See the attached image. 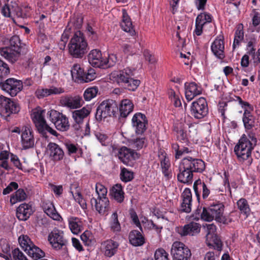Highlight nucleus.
Wrapping results in <instances>:
<instances>
[{
  "label": "nucleus",
  "instance_id": "obj_1",
  "mask_svg": "<svg viewBox=\"0 0 260 260\" xmlns=\"http://www.w3.org/2000/svg\"><path fill=\"white\" fill-rule=\"evenodd\" d=\"M88 44L84 34L80 31L75 32L69 44V52L74 58H81L87 52Z\"/></svg>",
  "mask_w": 260,
  "mask_h": 260
},
{
  "label": "nucleus",
  "instance_id": "obj_2",
  "mask_svg": "<svg viewBox=\"0 0 260 260\" xmlns=\"http://www.w3.org/2000/svg\"><path fill=\"white\" fill-rule=\"evenodd\" d=\"M118 107L116 102L108 99L103 101L97 107L95 114V118L101 122L106 118L116 117Z\"/></svg>",
  "mask_w": 260,
  "mask_h": 260
},
{
  "label": "nucleus",
  "instance_id": "obj_3",
  "mask_svg": "<svg viewBox=\"0 0 260 260\" xmlns=\"http://www.w3.org/2000/svg\"><path fill=\"white\" fill-rule=\"evenodd\" d=\"M134 70L128 68L119 71L115 76L116 82L129 90L135 91L140 84V81L134 79Z\"/></svg>",
  "mask_w": 260,
  "mask_h": 260
},
{
  "label": "nucleus",
  "instance_id": "obj_4",
  "mask_svg": "<svg viewBox=\"0 0 260 260\" xmlns=\"http://www.w3.org/2000/svg\"><path fill=\"white\" fill-rule=\"evenodd\" d=\"M232 101L237 102L241 107L244 109L242 121L246 131L251 130L255 125V117L252 114L253 107L248 102L243 101L237 95L231 98Z\"/></svg>",
  "mask_w": 260,
  "mask_h": 260
},
{
  "label": "nucleus",
  "instance_id": "obj_5",
  "mask_svg": "<svg viewBox=\"0 0 260 260\" xmlns=\"http://www.w3.org/2000/svg\"><path fill=\"white\" fill-rule=\"evenodd\" d=\"M21 43L18 36H13L10 40V46L0 49V54L6 59L13 62L20 53Z\"/></svg>",
  "mask_w": 260,
  "mask_h": 260
},
{
  "label": "nucleus",
  "instance_id": "obj_6",
  "mask_svg": "<svg viewBox=\"0 0 260 260\" xmlns=\"http://www.w3.org/2000/svg\"><path fill=\"white\" fill-rule=\"evenodd\" d=\"M44 110H37L31 114V118L38 131L45 138L47 137V133L48 132L56 136L57 132L47 124L44 118Z\"/></svg>",
  "mask_w": 260,
  "mask_h": 260
},
{
  "label": "nucleus",
  "instance_id": "obj_7",
  "mask_svg": "<svg viewBox=\"0 0 260 260\" xmlns=\"http://www.w3.org/2000/svg\"><path fill=\"white\" fill-rule=\"evenodd\" d=\"M253 149V147L250 145L246 138L241 137L234 148V152L240 161L247 160L248 165H250L252 160L251 154Z\"/></svg>",
  "mask_w": 260,
  "mask_h": 260
},
{
  "label": "nucleus",
  "instance_id": "obj_8",
  "mask_svg": "<svg viewBox=\"0 0 260 260\" xmlns=\"http://www.w3.org/2000/svg\"><path fill=\"white\" fill-rule=\"evenodd\" d=\"M47 116L58 130L65 132L69 129L70 123L68 118L62 113L54 110H51L48 111Z\"/></svg>",
  "mask_w": 260,
  "mask_h": 260
},
{
  "label": "nucleus",
  "instance_id": "obj_9",
  "mask_svg": "<svg viewBox=\"0 0 260 260\" xmlns=\"http://www.w3.org/2000/svg\"><path fill=\"white\" fill-rule=\"evenodd\" d=\"M119 159L125 165L133 167L135 161L140 157V154L135 149L122 146L118 150Z\"/></svg>",
  "mask_w": 260,
  "mask_h": 260
},
{
  "label": "nucleus",
  "instance_id": "obj_10",
  "mask_svg": "<svg viewBox=\"0 0 260 260\" xmlns=\"http://www.w3.org/2000/svg\"><path fill=\"white\" fill-rule=\"evenodd\" d=\"M71 74L73 78H75L82 82H89L96 78L95 70L90 68L87 71L81 67L79 64H75L72 68Z\"/></svg>",
  "mask_w": 260,
  "mask_h": 260
},
{
  "label": "nucleus",
  "instance_id": "obj_11",
  "mask_svg": "<svg viewBox=\"0 0 260 260\" xmlns=\"http://www.w3.org/2000/svg\"><path fill=\"white\" fill-rule=\"evenodd\" d=\"M171 254L176 260H190L191 255L190 249L183 243L179 241L173 243Z\"/></svg>",
  "mask_w": 260,
  "mask_h": 260
},
{
  "label": "nucleus",
  "instance_id": "obj_12",
  "mask_svg": "<svg viewBox=\"0 0 260 260\" xmlns=\"http://www.w3.org/2000/svg\"><path fill=\"white\" fill-rule=\"evenodd\" d=\"M190 112L196 119H200L206 116L208 113V107L206 100L200 98L191 104Z\"/></svg>",
  "mask_w": 260,
  "mask_h": 260
},
{
  "label": "nucleus",
  "instance_id": "obj_13",
  "mask_svg": "<svg viewBox=\"0 0 260 260\" xmlns=\"http://www.w3.org/2000/svg\"><path fill=\"white\" fill-rule=\"evenodd\" d=\"M0 108L2 114L6 117L20 111V107L16 102L3 95H0Z\"/></svg>",
  "mask_w": 260,
  "mask_h": 260
},
{
  "label": "nucleus",
  "instance_id": "obj_14",
  "mask_svg": "<svg viewBox=\"0 0 260 260\" xmlns=\"http://www.w3.org/2000/svg\"><path fill=\"white\" fill-rule=\"evenodd\" d=\"M48 240L52 247L59 250L66 246L67 240L64 237L63 232L59 229H54L48 236Z\"/></svg>",
  "mask_w": 260,
  "mask_h": 260
},
{
  "label": "nucleus",
  "instance_id": "obj_15",
  "mask_svg": "<svg viewBox=\"0 0 260 260\" xmlns=\"http://www.w3.org/2000/svg\"><path fill=\"white\" fill-rule=\"evenodd\" d=\"M0 88L12 96H15L22 90V81L14 78H10L5 82H0Z\"/></svg>",
  "mask_w": 260,
  "mask_h": 260
},
{
  "label": "nucleus",
  "instance_id": "obj_16",
  "mask_svg": "<svg viewBox=\"0 0 260 260\" xmlns=\"http://www.w3.org/2000/svg\"><path fill=\"white\" fill-rule=\"evenodd\" d=\"M181 161L182 165L191 171L192 173H202L205 169V162L201 159L187 156L183 158Z\"/></svg>",
  "mask_w": 260,
  "mask_h": 260
},
{
  "label": "nucleus",
  "instance_id": "obj_17",
  "mask_svg": "<svg viewBox=\"0 0 260 260\" xmlns=\"http://www.w3.org/2000/svg\"><path fill=\"white\" fill-rule=\"evenodd\" d=\"M34 131L29 126H24L21 128V145L23 149L26 150L34 146Z\"/></svg>",
  "mask_w": 260,
  "mask_h": 260
},
{
  "label": "nucleus",
  "instance_id": "obj_18",
  "mask_svg": "<svg viewBox=\"0 0 260 260\" xmlns=\"http://www.w3.org/2000/svg\"><path fill=\"white\" fill-rule=\"evenodd\" d=\"M132 123L137 135H142L147 129L148 121L145 115L140 112L133 116Z\"/></svg>",
  "mask_w": 260,
  "mask_h": 260
},
{
  "label": "nucleus",
  "instance_id": "obj_19",
  "mask_svg": "<svg viewBox=\"0 0 260 260\" xmlns=\"http://www.w3.org/2000/svg\"><path fill=\"white\" fill-rule=\"evenodd\" d=\"M200 230L201 225L193 221L186 224L184 226L176 227L175 229L176 232L181 237L195 236L200 232Z\"/></svg>",
  "mask_w": 260,
  "mask_h": 260
},
{
  "label": "nucleus",
  "instance_id": "obj_20",
  "mask_svg": "<svg viewBox=\"0 0 260 260\" xmlns=\"http://www.w3.org/2000/svg\"><path fill=\"white\" fill-rule=\"evenodd\" d=\"M90 204L92 208H94L101 215L107 214L110 208L109 201L107 197H92L90 199Z\"/></svg>",
  "mask_w": 260,
  "mask_h": 260
},
{
  "label": "nucleus",
  "instance_id": "obj_21",
  "mask_svg": "<svg viewBox=\"0 0 260 260\" xmlns=\"http://www.w3.org/2000/svg\"><path fill=\"white\" fill-rule=\"evenodd\" d=\"M211 49L217 58L222 60L225 58L224 42L222 36L220 35L216 37L211 44Z\"/></svg>",
  "mask_w": 260,
  "mask_h": 260
},
{
  "label": "nucleus",
  "instance_id": "obj_22",
  "mask_svg": "<svg viewBox=\"0 0 260 260\" xmlns=\"http://www.w3.org/2000/svg\"><path fill=\"white\" fill-rule=\"evenodd\" d=\"M89 63L95 68H105V62L101 51L98 49L91 50L88 55Z\"/></svg>",
  "mask_w": 260,
  "mask_h": 260
},
{
  "label": "nucleus",
  "instance_id": "obj_23",
  "mask_svg": "<svg viewBox=\"0 0 260 260\" xmlns=\"http://www.w3.org/2000/svg\"><path fill=\"white\" fill-rule=\"evenodd\" d=\"M182 199L180 206V211L182 212L189 213L191 211L192 193L191 190L186 188L181 194Z\"/></svg>",
  "mask_w": 260,
  "mask_h": 260
},
{
  "label": "nucleus",
  "instance_id": "obj_24",
  "mask_svg": "<svg viewBox=\"0 0 260 260\" xmlns=\"http://www.w3.org/2000/svg\"><path fill=\"white\" fill-rule=\"evenodd\" d=\"M191 217L193 220L196 221L202 219L210 222L214 219L211 212L209 211V206L203 208L202 207H198L194 212L192 214Z\"/></svg>",
  "mask_w": 260,
  "mask_h": 260
},
{
  "label": "nucleus",
  "instance_id": "obj_25",
  "mask_svg": "<svg viewBox=\"0 0 260 260\" xmlns=\"http://www.w3.org/2000/svg\"><path fill=\"white\" fill-rule=\"evenodd\" d=\"M134 105L133 102L129 99L122 100L119 106V119H125L133 111Z\"/></svg>",
  "mask_w": 260,
  "mask_h": 260
},
{
  "label": "nucleus",
  "instance_id": "obj_26",
  "mask_svg": "<svg viewBox=\"0 0 260 260\" xmlns=\"http://www.w3.org/2000/svg\"><path fill=\"white\" fill-rule=\"evenodd\" d=\"M50 156L54 161H58L63 159L64 152L62 148L56 143L50 142L47 145Z\"/></svg>",
  "mask_w": 260,
  "mask_h": 260
},
{
  "label": "nucleus",
  "instance_id": "obj_27",
  "mask_svg": "<svg viewBox=\"0 0 260 260\" xmlns=\"http://www.w3.org/2000/svg\"><path fill=\"white\" fill-rule=\"evenodd\" d=\"M184 86L185 98L188 101L202 93L201 87L194 82L185 83Z\"/></svg>",
  "mask_w": 260,
  "mask_h": 260
},
{
  "label": "nucleus",
  "instance_id": "obj_28",
  "mask_svg": "<svg viewBox=\"0 0 260 260\" xmlns=\"http://www.w3.org/2000/svg\"><path fill=\"white\" fill-rule=\"evenodd\" d=\"M179 173L177 175V178L179 182L183 183L190 184L192 182L193 173L186 167L182 165L181 161L179 167Z\"/></svg>",
  "mask_w": 260,
  "mask_h": 260
},
{
  "label": "nucleus",
  "instance_id": "obj_29",
  "mask_svg": "<svg viewBox=\"0 0 260 260\" xmlns=\"http://www.w3.org/2000/svg\"><path fill=\"white\" fill-rule=\"evenodd\" d=\"M224 209V205L219 202L214 203L209 206V211L211 212L214 219L219 222H221L223 220Z\"/></svg>",
  "mask_w": 260,
  "mask_h": 260
},
{
  "label": "nucleus",
  "instance_id": "obj_30",
  "mask_svg": "<svg viewBox=\"0 0 260 260\" xmlns=\"http://www.w3.org/2000/svg\"><path fill=\"white\" fill-rule=\"evenodd\" d=\"M122 21L120 23L121 28L125 31L127 32L132 36L136 34L135 29L133 28L132 22L125 9L122 10Z\"/></svg>",
  "mask_w": 260,
  "mask_h": 260
},
{
  "label": "nucleus",
  "instance_id": "obj_31",
  "mask_svg": "<svg viewBox=\"0 0 260 260\" xmlns=\"http://www.w3.org/2000/svg\"><path fill=\"white\" fill-rule=\"evenodd\" d=\"M42 207L44 212L53 220L59 221L61 219V216L56 211L51 202L49 201L43 202Z\"/></svg>",
  "mask_w": 260,
  "mask_h": 260
},
{
  "label": "nucleus",
  "instance_id": "obj_32",
  "mask_svg": "<svg viewBox=\"0 0 260 260\" xmlns=\"http://www.w3.org/2000/svg\"><path fill=\"white\" fill-rule=\"evenodd\" d=\"M104 254L111 257L116 254L119 247V244L113 240H108L102 243Z\"/></svg>",
  "mask_w": 260,
  "mask_h": 260
},
{
  "label": "nucleus",
  "instance_id": "obj_33",
  "mask_svg": "<svg viewBox=\"0 0 260 260\" xmlns=\"http://www.w3.org/2000/svg\"><path fill=\"white\" fill-rule=\"evenodd\" d=\"M69 228L74 234L77 235L83 229V222L81 218L75 216H70L68 218Z\"/></svg>",
  "mask_w": 260,
  "mask_h": 260
},
{
  "label": "nucleus",
  "instance_id": "obj_34",
  "mask_svg": "<svg viewBox=\"0 0 260 260\" xmlns=\"http://www.w3.org/2000/svg\"><path fill=\"white\" fill-rule=\"evenodd\" d=\"M90 112V107H84L81 109L73 111L72 117L76 123L80 124L83 122L84 119L89 115Z\"/></svg>",
  "mask_w": 260,
  "mask_h": 260
},
{
  "label": "nucleus",
  "instance_id": "obj_35",
  "mask_svg": "<svg viewBox=\"0 0 260 260\" xmlns=\"http://www.w3.org/2000/svg\"><path fill=\"white\" fill-rule=\"evenodd\" d=\"M32 213V209L28 204H21L16 210V216L20 220H27Z\"/></svg>",
  "mask_w": 260,
  "mask_h": 260
},
{
  "label": "nucleus",
  "instance_id": "obj_36",
  "mask_svg": "<svg viewBox=\"0 0 260 260\" xmlns=\"http://www.w3.org/2000/svg\"><path fill=\"white\" fill-rule=\"evenodd\" d=\"M61 103L68 108L76 109L82 105L83 101L80 96L65 97L61 100Z\"/></svg>",
  "mask_w": 260,
  "mask_h": 260
},
{
  "label": "nucleus",
  "instance_id": "obj_37",
  "mask_svg": "<svg viewBox=\"0 0 260 260\" xmlns=\"http://www.w3.org/2000/svg\"><path fill=\"white\" fill-rule=\"evenodd\" d=\"M110 195L118 203L123 202L124 199V192L122 185L120 184H116L112 186L110 190Z\"/></svg>",
  "mask_w": 260,
  "mask_h": 260
},
{
  "label": "nucleus",
  "instance_id": "obj_38",
  "mask_svg": "<svg viewBox=\"0 0 260 260\" xmlns=\"http://www.w3.org/2000/svg\"><path fill=\"white\" fill-rule=\"evenodd\" d=\"M129 241L134 246H140L145 243V239L139 231L133 230L129 234Z\"/></svg>",
  "mask_w": 260,
  "mask_h": 260
},
{
  "label": "nucleus",
  "instance_id": "obj_39",
  "mask_svg": "<svg viewBox=\"0 0 260 260\" xmlns=\"http://www.w3.org/2000/svg\"><path fill=\"white\" fill-rule=\"evenodd\" d=\"M139 137H137L131 139L129 141L130 145L135 150H139L147 145V140L143 134Z\"/></svg>",
  "mask_w": 260,
  "mask_h": 260
},
{
  "label": "nucleus",
  "instance_id": "obj_40",
  "mask_svg": "<svg viewBox=\"0 0 260 260\" xmlns=\"http://www.w3.org/2000/svg\"><path fill=\"white\" fill-rule=\"evenodd\" d=\"M237 208L240 214L248 217L251 212V209L248 201L245 198H241L236 203Z\"/></svg>",
  "mask_w": 260,
  "mask_h": 260
},
{
  "label": "nucleus",
  "instance_id": "obj_41",
  "mask_svg": "<svg viewBox=\"0 0 260 260\" xmlns=\"http://www.w3.org/2000/svg\"><path fill=\"white\" fill-rule=\"evenodd\" d=\"M25 252L34 260H38L45 256L44 252L34 244L29 246Z\"/></svg>",
  "mask_w": 260,
  "mask_h": 260
},
{
  "label": "nucleus",
  "instance_id": "obj_42",
  "mask_svg": "<svg viewBox=\"0 0 260 260\" xmlns=\"http://www.w3.org/2000/svg\"><path fill=\"white\" fill-rule=\"evenodd\" d=\"M174 130L176 133L177 140L181 142L186 143L188 141L187 134L181 123H177L174 126Z\"/></svg>",
  "mask_w": 260,
  "mask_h": 260
},
{
  "label": "nucleus",
  "instance_id": "obj_43",
  "mask_svg": "<svg viewBox=\"0 0 260 260\" xmlns=\"http://www.w3.org/2000/svg\"><path fill=\"white\" fill-rule=\"evenodd\" d=\"M27 195L23 189H17L14 194L11 196L10 202L14 205L18 202H21L26 199Z\"/></svg>",
  "mask_w": 260,
  "mask_h": 260
},
{
  "label": "nucleus",
  "instance_id": "obj_44",
  "mask_svg": "<svg viewBox=\"0 0 260 260\" xmlns=\"http://www.w3.org/2000/svg\"><path fill=\"white\" fill-rule=\"evenodd\" d=\"M134 178V173L133 171L124 167L120 168V178L123 182H128L132 181Z\"/></svg>",
  "mask_w": 260,
  "mask_h": 260
},
{
  "label": "nucleus",
  "instance_id": "obj_45",
  "mask_svg": "<svg viewBox=\"0 0 260 260\" xmlns=\"http://www.w3.org/2000/svg\"><path fill=\"white\" fill-rule=\"evenodd\" d=\"M110 226L111 230L114 233H118L121 231V225L118 219L116 212H114L110 219Z\"/></svg>",
  "mask_w": 260,
  "mask_h": 260
},
{
  "label": "nucleus",
  "instance_id": "obj_46",
  "mask_svg": "<svg viewBox=\"0 0 260 260\" xmlns=\"http://www.w3.org/2000/svg\"><path fill=\"white\" fill-rule=\"evenodd\" d=\"M81 239L85 245L91 246L95 243L94 236L90 231H85L80 236Z\"/></svg>",
  "mask_w": 260,
  "mask_h": 260
},
{
  "label": "nucleus",
  "instance_id": "obj_47",
  "mask_svg": "<svg viewBox=\"0 0 260 260\" xmlns=\"http://www.w3.org/2000/svg\"><path fill=\"white\" fill-rule=\"evenodd\" d=\"M68 151V154L71 155L72 154L82 153V149L77 144L72 143L70 142H66L64 144Z\"/></svg>",
  "mask_w": 260,
  "mask_h": 260
},
{
  "label": "nucleus",
  "instance_id": "obj_48",
  "mask_svg": "<svg viewBox=\"0 0 260 260\" xmlns=\"http://www.w3.org/2000/svg\"><path fill=\"white\" fill-rule=\"evenodd\" d=\"M99 91L96 86L87 88L84 91L83 96L85 100L89 101L96 96Z\"/></svg>",
  "mask_w": 260,
  "mask_h": 260
},
{
  "label": "nucleus",
  "instance_id": "obj_49",
  "mask_svg": "<svg viewBox=\"0 0 260 260\" xmlns=\"http://www.w3.org/2000/svg\"><path fill=\"white\" fill-rule=\"evenodd\" d=\"M18 241L20 246L25 251L28 250L29 246L34 244L27 235H21L18 238Z\"/></svg>",
  "mask_w": 260,
  "mask_h": 260
},
{
  "label": "nucleus",
  "instance_id": "obj_50",
  "mask_svg": "<svg viewBox=\"0 0 260 260\" xmlns=\"http://www.w3.org/2000/svg\"><path fill=\"white\" fill-rule=\"evenodd\" d=\"M16 16L19 18H25L30 15V8L28 7H17L15 9Z\"/></svg>",
  "mask_w": 260,
  "mask_h": 260
},
{
  "label": "nucleus",
  "instance_id": "obj_51",
  "mask_svg": "<svg viewBox=\"0 0 260 260\" xmlns=\"http://www.w3.org/2000/svg\"><path fill=\"white\" fill-rule=\"evenodd\" d=\"M204 184H205V182L202 181L200 179L196 180L193 183V188L195 192L196 196L199 202L200 199L201 193V192H202V188L203 187Z\"/></svg>",
  "mask_w": 260,
  "mask_h": 260
},
{
  "label": "nucleus",
  "instance_id": "obj_52",
  "mask_svg": "<svg viewBox=\"0 0 260 260\" xmlns=\"http://www.w3.org/2000/svg\"><path fill=\"white\" fill-rule=\"evenodd\" d=\"M247 136L243 134L242 137H244L246 140L250 143V145L254 147L257 143V139L255 133L254 132L252 128L251 130L246 131Z\"/></svg>",
  "mask_w": 260,
  "mask_h": 260
},
{
  "label": "nucleus",
  "instance_id": "obj_53",
  "mask_svg": "<svg viewBox=\"0 0 260 260\" xmlns=\"http://www.w3.org/2000/svg\"><path fill=\"white\" fill-rule=\"evenodd\" d=\"M196 20L197 22L199 21L205 25L206 23H210L212 21V16L207 12H204L198 15Z\"/></svg>",
  "mask_w": 260,
  "mask_h": 260
},
{
  "label": "nucleus",
  "instance_id": "obj_54",
  "mask_svg": "<svg viewBox=\"0 0 260 260\" xmlns=\"http://www.w3.org/2000/svg\"><path fill=\"white\" fill-rule=\"evenodd\" d=\"M95 192L96 197H107V189L100 183L96 184Z\"/></svg>",
  "mask_w": 260,
  "mask_h": 260
},
{
  "label": "nucleus",
  "instance_id": "obj_55",
  "mask_svg": "<svg viewBox=\"0 0 260 260\" xmlns=\"http://www.w3.org/2000/svg\"><path fill=\"white\" fill-rule=\"evenodd\" d=\"M168 253L163 249H157L154 253L155 260H169Z\"/></svg>",
  "mask_w": 260,
  "mask_h": 260
},
{
  "label": "nucleus",
  "instance_id": "obj_56",
  "mask_svg": "<svg viewBox=\"0 0 260 260\" xmlns=\"http://www.w3.org/2000/svg\"><path fill=\"white\" fill-rule=\"evenodd\" d=\"M204 228H206V237L207 239L214 238V235L216 231V226L213 224H207L206 223L204 225Z\"/></svg>",
  "mask_w": 260,
  "mask_h": 260
},
{
  "label": "nucleus",
  "instance_id": "obj_57",
  "mask_svg": "<svg viewBox=\"0 0 260 260\" xmlns=\"http://www.w3.org/2000/svg\"><path fill=\"white\" fill-rule=\"evenodd\" d=\"M117 57L114 54H109L108 58H105V68H110L114 66L117 61Z\"/></svg>",
  "mask_w": 260,
  "mask_h": 260
},
{
  "label": "nucleus",
  "instance_id": "obj_58",
  "mask_svg": "<svg viewBox=\"0 0 260 260\" xmlns=\"http://www.w3.org/2000/svg\"><path fill=\"white\" fill-rule=\"evenodd\" d=\"M13 260H28L24 253L19 248H15L12 251Z\"/></svg>",
  "mask_w": 260,
  "mask_h": 260
},
{
  "label": "nucleus",
  "instance_id": "obj_59",
  "mask_svg": "<svg viewBox=\"0 0 260 260\" xmlns=\"http://www.w3.org/2000/svg\"><path fill=\"white\" fill-rule=\"evenodd\" d=\"M95 136L103 146H107L109 144V139L107 135L102 132H96Z\"/></svg>",
  "mask_w": 260,
  "mask_h": 260
},
{
  "label": "nucleus",
  "instance_id": "obj_60",
  "mask_svg": "<svg viewBox=\"0 0 260 260\" xmlns=\"http://www.w3.org/2000/svg\"><path fill=\"white\" fill-rule=\"evenodd\" d=\"M70 23L72 24L75 28H80L83 23V17L82 16L78 15L74 17L71 20Z\"/></svg>",
  "mask_w": 260,
  "mask_h": 260
},
{
  "label": "nucleus",
  "instance_id": "obj_61",
  "mask_svg": "<svg viewBox=\"0 0 260 260\" xmlns=\"http://www.w3.org/2000/svg\"><path fill=\"white\" fill-rule=\"evenodd\" d=\"M0 71L1 72V77L8 75L10 72L8 64L1 59H0Z\"/></svg>",
  "mask_w": 260,
  "mask_h": 260
},
{
  "label": "nucleus",
  "instance_id": "obj_62",
  "mask_svg": "<svg viewBox=\"0 0 260 260\" xmlns=\"http://www.w3.org/2000/svg\"><path fill=\"white\" fill-rule=\"evenodd\" d=\"M50 93L48 88H39L36 90L35 94L38 98L41 99L50 95Z\"/></svg>",
  "mask_w": 260,
  "mask_h": 260
},
{
  "label": "nucleus",
  "instance_id": "obj_63",
  "mask_svg": "<svg viewBox=\"0 0 260 260\" xmlns=\"http://www.w3.org/2000/svg\"><path fill=\"white\" fill-rule=\"evenodd\" d=\"M136 47L137 45L133 46L132 45L125 44L122 46L123 51L124 53L127 55H132L136 52V49L135 48Z\"/></svg>",
  "mask_w": 260,
  "mask_h": 260
},
{
  "label": "nucleus",
  "instance_id": "obj_64",
  "mask_svg": "<svg viewBox=\"0 0 260 260\" xmlns=\"http://www.w3.org/2000/svg\"><path fill=\"white\" fill-rule=\"evenodd\" d=\"M18 188V184L17 182H11L6 188L4 189L3 194L4 195L8 194L13 190L17 189Z\"/></svg>",
  "mask_w": 260,
  "mask_h": 260
}]
</instances>
